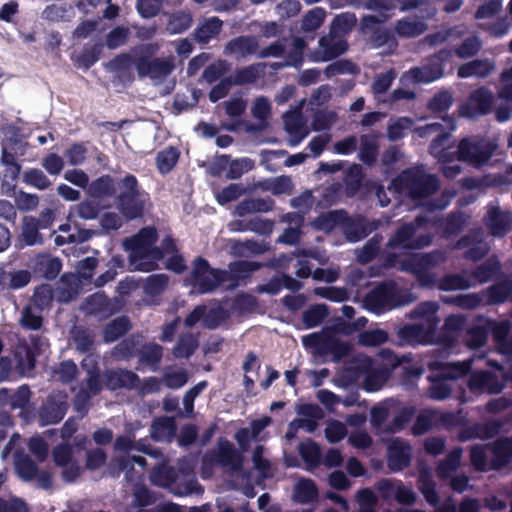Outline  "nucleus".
Returning <instances> with one entry per match:
<instances>
[{
	"label": "nucleus",
	"instance_id": "obj_1",
	"mask_svg": "<svg viewBox=\"0 0 512 512\" xmlns=\"http://www.w3.org/2000/svg\"><path fill=\"white\" fill-rule=\"evenodd\" d=\"M87 193L95 199L115 198L116 208L128 221L143 217L148 194L140 186L133 174H126L115 182L105 174L89 183Z\"/></svg>",
	"mask_w": 512,
	"mask_h": 512
},
{
	"label": "nucleus",
	"instance_id": "obj_2",
	"mask_svg": "<svg viewBox=\"0 0 512 512\" xmlns=\"http://www.w3.org/2000/svg\"><path fill=\"white\" fill-rule=\"evenodd\" d=\"M413 294L407 289H401L393 280L377 283L364 297L368 310L380 314L392 309L408 305L414 301Z\"/></svg>",
	"mask_w": 512,
	"mask_h": 512
},
{
	"label": "nucleus",
	"instance_id": "obj_3",
	"mask_svg": "<svg viewBox=\"0 0 512 512\" xmlns=\"http://www.w3.org/2000/svg\"><path fill=\"white\" fill-rule=\"evenodd\" d=\"M153 485L168 489L175 496H187L195 491L198 482L187 467L175 468L160 463L150 473Z\"/></svg>",
	"mask_w": 512,
	"mask_h": 512
},
{
	"label": "nucleus",
	"instance_id": "obj_4",
	"mask_svg": "<svg viewBox=\"0 0 512 512\" xmlns=\"http://www.w3.org/2000/svg\"><path fill=\"white\" fill-rule=\"evenodd\" d=\"M158 43H143L134 47V66L141 78L163 79L175 68L173 56L155 57Z\"/></svg>",
	"mask_w": 512,
	"mask_h": 512
},
{
	"label": "nucleus",
	"instance_id": "obj_5",
	"mask_svg": "<svg viewBox=\"0 0 512 512\" xmlns=\"http://www.w3.org/2000/svg\"><path fill=\"white\" fill-rule=\"evenodd\" d=\"M427 223L425 216L418 215L412 222L400 224L388 239L386 247L392 250H419L429 246L432 242L430 234L416 235L417 230Z\"/></svg>",
	"mask_w": 512,
	"mask_h": 512
},
{
	"label": "nucleus",
	"instance_id": "obj_6",
	"mask_svg": "<svg viewBox=\"0 0 512 512\" xmlns=\"http://www.w3.org/2000/svg\"><path fill=\"white\" fill-rule=\"evenodd\" d=\"M399 184L412 200H421L435 194L440 181L435 174H428L423 167L408 168L399 175Z\"/></svg>",
	"mask_w": 512,
	"mask_h": 512
},
{
	"label": "nucleus",
	"instance_id": "obj_7",
	"mask_svg": "<svg viewBox=\"0 0 512 512\" xmlns=\"http://www.w3.org/2000/svg\"><path fill=\"white\" fill-rule=\"evenodd\" d=\"M303 345L311 348L317 356L331 355L334 361H340L348 356L352 345L338 339L330 332L311 333L303 337Z\"/></svg>",
	"mask_w": 512,
	"mask_h": 512
},
{
	"label": "nucleus",
	"instance_id": "obj_8",
	"mask_svg": "<svg viewBox=\"0 0 512 512\" xmlns=\"http://www.w3.org/2000/svg\"><path fill=\"white\" fill-rule=\"evenodd\" d=\"M229 274L226 270L212 268L209 262L198 256L193 262L191 272V284L200 294H207L215 291L228 280Z\"/></svg>",
	"mask_w": 512,
	"mask_h": 512
},
{
	"label": "nucleus",
	"instance_id": "obj_9",
	"mask_svg": "<svg viewBox=\"0 0 512 512\" xmlns=\"http://www.w3.org/2000/svg\"><path fill=\"white\" fill-rule=\"evenodd\" d=\"M497 145L484 138H463L457 147V159L480 168L491 159Z\"/></svg>",
	"mask_w": 512,
	"mask_h": 512
},
{
	"label": "nucleus",
	"instance_id": "obj_10",
	"mask_svg": "<svg viewBox=\"0 0 512 512\" xmlns=\"http://www.w3.org/2000/svg\"><path fill=\"white\" fill-rule=\"evenodd\" d=\"M453 51L443 48L426 59L422 67L411 69L414 80L418 83H431L444 75L445 63L450 61Z\"/></svg>",
	"mask_w": 512,
	"mask_h": 512
},
{
	"label": "nucleus",
	"instance_id": "obj_11",
	"mask_svg": "<svg viewBox=\"0 0 512 512\" xmlns=\"http://www.w3.org/2000/svg\"><path fill=\"white\" fill-rule=\"evenodd\" d=\"M467 387L472 394H500L505 388V382L489 370H476L469 376Z\"/></svg>",
	"mask_w": 512,
	"mask_h": 512
},
{
	"label": "nucleus",
	"instance_id": "obj_12",
	"mask_svg": "<svg viewBox=\"0 0 512 512\" xmlns=\"http://www.w3.org/2000/svg\"><path fill=\"white\" fill-rule=\"evenodd\" d=\"M158 240L155 227H144L136 235L125 240L124 245L130 251L129 266L145 258L147 250Z\"/></svg>",
	"mask_w": 512,
	"mask_h": 512
},
{
	"label": "nucleus",
	"instance_id": "obj_13",
	"mask_svg": "<svg viewBox=\"0 0 512 512\" xmlns=\"http://www.w3.org/2000/svg\"><path fill=\"white\" fill-rule=\"evenodd\" d=\"M494 95L486 87L482 86L473 90L463 105V114L469 118L485 116L492 112Z\"/></svg>",
	"mask_w": 512,
	"mask_h": 512
},
{
	"label": "nucleus",
	"instance_id": "obj_14",
	"mask_svg": "<svg viewBox=\"0 0 512 512\" xmlns=\"http://www.w3.org/2000/svg\"><path fill=\"white\" fill-rule=\"evenodd\" d=\"M68 407L65 396L50 394L37 411L40 426L59 423L66 415Z\"/></svg>",
	"mask_w": 512,
	"mask_h": 512
},
{
	"label": "nucleus",
	"instance_id": "obj_15",
	"mask_svg": "<svg viewBox=\"0 0 512 512\" xmlns=\"http://www.w3.org/2000/svg\"><path fill=\"white\" fill-rule=\"evenodd\" d=\"M483 223L493 237L503 238L512 230V212L490 205L484 215Z\"/></svg>",
	"mask_w": 512,
	"mask_h": 512
},
{
	"label": "nucleus",
	"instance_id": "obj_16",
	"mask_svg": "<svg viewBox=\"0 0 512 512\" xmlns=\"http://www.w3.org/2000/svg\"><path fill=\"white\" fill-rule=\"evenodd\" d=\"M28 267L35 279L43 278L52 281L59 275L62 261L50 254L40 253L30 261Z\"/></svg>",
	"mask_w": 512,
	"mask_h": 512
},
{
	"label": "nucleus",
	"instance_id": "obj_17",
	"mask_svg": "<svg viewBox=\"0 0 512 512\" xmlns=\"http://www.w3.org/2000/svg\"><path fill=\"white\" fill-rule=\"evenodd\" d=\"M105 387L110 391L120 389L134 390L140 385V377L125 368L107 369L104 374Z\"/></svg>",
	"mask_w": 512,
	"mask_h": 512
},
{
	"label": "nucleus",
	"instance_id": "obj_18",
	"mask_svg": "<svg viewBox=\"0 0 512 512\" xmlns=\"http://www.w3.org/2000/svg\"><path fill=\"white\" fill-rule=\"evenodd\" d=\"M319 48L314 53L313 60L316 62H326L345 53L348 49V43L344 38L329 31L327 35L319 39Z\"/></svg>",
	"mask_w": 512,
	"mask_h": 512
},
{
	"label": "nucleus",
	"instance_id": "obj_19",
	"mask_svg": "<svg viewBox=\"0 0 512 512\" xmlns=\"http://www.w3.org/2000/svg\"><path fill=\"white\" fill-rule=\"evenodd\" d=\"M211 462L239 473L243 470L244 456L230 441L224 440L219 442L218 450L212 455Z\"/></svg>",
	"mask_w": 512,
	"mask_h": 512
},
{
	"label": "nucleus",
	"instance_id": "obj_20",
	"mask_svg": "<svg viewBox=\"0 0 512 512\" xmlns=\"http://www.w3.org/2000/svg\"><path fill=\"white\" fill-rule=\"evenodd\" d=\"M354 363L357 370L366 373L364 386L367 391L378 390L390 376L391 371L388 368H373V360L370 357L357 358Z\"/></svg>",
	"mask_w": 512,
	"mask_h": 512
},
{
	"label": "nucleus",
	"instance_id": "obj_21",
	"mask_svg": "<svg viewBox=\"0 0 512 512\" xmlns=\"http://www.w3.org/2000/svg\"><path fill=\"white\" fill-rule=\"evenodd\" d=\"M411 446L401 440H393L387 447V466L392 472H399L411 464Z\"/></svg>",
	"mask_w": 512,
	"mask_h": 512
},
{
	"label": "nucleus",
	"instance_id": "obj_22",
	"mask_svg": "<svg viewBox=\"0 0 512 512\" xmlns=\"http://www.w3.org/2000/svg\"><path fill=\"white\" fill-rule=\"evenodd\" d=\"M83 310L87 315L99 319L109 318L118 311L115 303L102 292H96L86 297Z\"/></svg>",
	"mask_w": 512,
	"mask_h": 512
},
{
	"label": "nucleus",
	"instance_id": "obj_23",
	"mask_svg": "<svg viewBox=\"0 0 512 512\" xmlns=\"http://www.w3.org/2000/svg\"><path fill=\"white\" fill-rule=\"evenodd\" d=\"M259 42L256 36L241 35L229 40L224 46V54L233 56L237 60L257 54Z\"/></svg>",
	"mask_w": 512,
	"mask_h": 512
},
{
	"label": "nucleus",
	"instance_id": "obj_24",
	"mask_svg": "<svg viewBox=\"0 0 512 512\" xmlns=\"http://www.w3.org/2000/svg\"><path fill=\"white\" fill-rule=\"evenodd\" d=\"M492 454L491 469L501 470L512 462V436L500 437L487 445Z\"/></svg>",
	"mask_w": 512,
	"mask_h": 512
},
{
	"label": "nucleus",
	"instance_id": "obj_25",
	"mask_svg": "<svg viewBox=\"0 0 512 512\" xmlns=\"http://www.w3.org/2000/svg\"><path fill=\"white\" fill-rule=\"evenodd\" d=\"M144 341L142 334H131L122 339L112 350V356L116 360L129 361L138 357L141 345Z\"/></svg>",
	"mask_w": 512,
	"mask_h": 512
},
{
	"label": "nucleus",
	"instance_id": "obj_26",
	"mask_svg": "<svg viewBox=\"0 0 512 512\" xmlns=\"http://www.w3.org/2000/svg\"><path fill=\"white\" fill-rule=\"evenodd\" d=\"M433 264L434 261L431 254L413 255L402 262L401 269L417 273L420 282L430 284L433 282V277L428 273L421 272L427 270Z\"/></svg>",
	"mask_w": 512,
	"mask_h": 512
},
{
	"label": "nucleus",
	"instance_id": "obj_27",
	"mask_svg": "<svg viewBox=\"0 0 512 512\" xmlns=\"http://www.w3.org/2000/svg\"><path fill=\"white\" fill-rule=\"evenodd\" d=\"M456 248L466 249L464 258L471 261L483 259L489 252V248L482 240H477L476 235L466 234L458 239Z\"/></svg>",
	"mask_w": 512,
	"mask_h": 512
},
{
	"label": "nucleus",
	"instance_id": "obj_28",
	"mask_svg": "<svg viewBox=\"0 0 512 512\" xmlns=\"http://www.w3.org/2000/svg\"><path fill=\"white\" fill-rule=\"evenodd\" d=\"M463 448L460 446L450 450L444 459L440 460L436 466V475L441 480H447L451 474L457 471L461 465Z\"/></svg>",
	"mask_w": 512,
	"mask_h": 512
},
{
	"label": "nucleus",
	"instance_id": "obj_29",
	"mask_svg": "<svg viewBox=\"0 0 512 512\" xmlns=\"http://www.w3.org/2000/svg\"><path fill=\"white\" fill-rule=\"evenodd\" d=\"M163 357V347L155 342H144L141 345L138 354L139 366L149 367L153 371L158 369V366Z\"/></svg>",
	"mask_w": 512,
	"mask_h": 512
},
{
	"label": "nucleus",
	"instance_id": "obj_30",
	"mask_svg": "<svg viewBox=\"0 0 512 512\" xmlns=\"http://www.w3.org/2000/svg\"><path fill=\"white\" fill-rule=\"evenodd\" d=\"M493 70L494 63L489 59H475L460 65L457 74L459 78H469L472 76L486 78Z\"/></svg>",
	"mask_w": 512,
	"mask_h": 512
},
{
	"label": "nucleus",
	"instance_id": "obj_31",
	"mask_svg": "<svg viewBox=\"0 0 512 512\" xmlns=\"http://www.w3.org/2000/svg\"><path fill=\"white\" fill-rule=\"evenodd\" d=\"M40 230L42 229L36 217L25 216L22 221L19 239L25 246L42 245L44 243V237L40 233Z\"/></svg>",
	"mask_w": 512,
	"mask_h": 512
},
{
	"label": "nucleus",
	"instance_id": "obj_32",
	"mask_svg": "<svg viewBox=\"0 0 512 512\" xmlns=\"http://www.w3.org/2000/svg\"><path fill=\"white\" fill-rule=\"evenodd\" d=\"M298 414L304 418H296L299 428L305 429L307 432H314L317 428V420L323 418V410L316 404H303L298 410Z\"/></svg>",
	"mask_w": 512,
	"mask_h": 512
},
{
	"label": "nucleus",
	"instance_id": "obj_33",
	"mask_svg": "<svg viewBox=\"0 0 512 512\" xmlns=\"http://www.w3.org/2000/svg\"><path fill=\"white\" fill-rule=\"evenodd\" d=\"M501 268V263L497 259V257L491 256L488 259H486L483 263L476 266L471 271V276L477 283L484 284L491 281L497 275H499L501 273Z\"/></svg>",
	"mask_w": 512,
	"mask_h": 512
},
{
	"label": "nucleus",
	"instance_id": "obj_34",
	"mask_svg": "<svg viewBox=\"0 0 512 512\" xmlns=\"http://www.w3.org/2000/svg\"><path fill=\"white\" fill-rule=\"evenodd\" d=\"M274 200L266 198H249L239 202L235 208V214L244 217L251 213L269 212L274 207Z\"/></svg>",
	"mask_w": 512,
	"mask_h": 512
},
{
	"label": "nucleus",
	"instance_id": "obj_35",
	"mask_svg": "<svg viewBox=\"0 0 512 512\" xmlns=\"http://www.w3.org/2000/svg\"><path fill=\"white\" fill-rule=\"evenodd\" d=\"M131 322L127 316H119L107 323L102 332L105 343H113L126 335L131 329Z\"/></svg>",
	"mask_w": 512,
	"mask_h": 512
},
{
	"label": "nucleus",
	"instance_id": "obj_36",
	"mask_svg": "<svg viewBox=\"0 0 512 512\" xmlns=\"http://www.w3.org/2000/svg\"><path fill=\"white\" fill-rule=\"evenodd\" d=\"M512 294V281L504 279L489 286L486 291V303L499 305L505 303Z\"/></svg>",
	"mask_w": 512,
	"mask_h": 512
},
{
	"label": "nucleus",
	"instance_id": "obj_37",
	"mask_svg": "<svg viewBox=\"0 0 512 512\" xmlns=\"http://www.w3.org/2000/svg\"><path fill=\"white\" fill-rule=\"evenodd\" d=\"M318 488L311 479L303 478L297 482L293 491V500L299 504H309L318 499Z\"/></svg>",
	"mask_w": 512,
	"mask_h": 512
},
{
	"label": "nucleus",
	"instance_id": "obj_38",
	"mask_svg": "<svg viewBox=\"0 0 512 512\" xmlns=\"http://www.w3.org/2000/svg\"><path fill=\"white\" fill-rule=\"evenodd\" d=\"M346 220L347 212L345 210H333L319 215L313 224L317 230L331 232L344 224Z\"/></svg>",
	"mask_w": 512,
	"mask_h": 512
},
{
	"label": "nucleus",
	"instance_id": "obj_39",
	"mask_svg": "<svg viewBox=\"0 0 512 512\" xmlns=\"http://www.w3.org/2000/svg\"><path fill=\"white\" fill-rule=\"evenodd\" d=\"M193 23V17L189 10H177L168 15L166 30L170 34H181L188 30Z\"/></svg>",
	"mask_w": 512,
	"mask_h": 512
},
{
	"label": "nucleus",
	"instance_id": "obj_40",
	"mask_svg": "<svg viewBox=\"0 0 512 512\" xmlns=\"http://www.w3.org/2000/svg\"><path fill=\"white\" fill-rule=\"evenodd\" d=\"M261 64H251L242 68H237L229 79L233 86H244L254 84L260 78Z\"/></svg>",
	"mask_w": 512,
	"mask_h": 512
},
{
	"label": "nucleus",
	"instance_id": "obj_41",
	"mask_svg": "<svg viewBox=\"0 0 512 512\" xmlns=\"http://www.w3.org/2000/svg\"><path fill=\"white\" fill-rule=\"evenodd\" d=\"M427 29V25L421 20H412L410 18H402L396 21L395 33L402 38H414L423 34Z\"/></svg>",
	"mask_w": 512,
	"mask_h": 512
},
{
	"label": "nucleus",
	"instance_id": "obj_42",
	"mask_svg": "<svg viewBox=\"0 0 512 512\" xmlns=\"http://www.w3.org/2000/svg\"><path fill=\"white\" fill-rule=\"evenodd\" d=\"M223 22L218 17H211L195 29L194 36L199 44H208L222 29Z\"/></svg>",
	"mask_w": 512,
	"mask_h": 512
},
{
	"label": "nucleus",
	"instance_id": "obj_43",
	"mask_svg": "<svg viewBox=\"0 0 512 512\" xmlns=\"http://www.w3.org/2000/svg\"><path fill=\"white\" fill-rule=\"evenodd\" d=\"M14 464L17 474L25 481L35 479L38 474V466L28 454L16 452L14 455Z\"/></svg>",
	"mask_w": 512,
	"mask_h": 512
},
{
	"label": "nucleus",
	"instance_id": "obj_44",
	"mask_svg": "<svg viewBox=\"0 0 512 512\" xmlns=\"http://www.w3.org/2000/svg\"><path fill=\"white\" fill-rule=\"evenodd\" d=\"M54 299L55 296L53 287L48 283H44L34 288L30 299V305H32L38 311L42 312L43 310L52 306Z\"/></svg>",
	"mask_w": 512,
	"mask_h": 512
},
{
	"label": "nucleus",
	"instance_id": "obj_45",
	"mask_svg": "<svg viewBox=\"0 0 512 512\" xmlns=\"http://www.w3.org/2000/svg\"><path fill=\"white\" fill-rule=\"evenodd\" d=\"M165 252L161 247L153 246L147 250L145 254V258L141 261H137V263H133L130 266L131 270L141 271V272H151L158 268V261L164 258Z\"/></svg>",
	"mask_w": 512,
	"mask_h": 512
},
{
	"label": "nucleus",
	"instance_id": "obj_46",
	"mask_svg": "<svg viewBox=\"0 0 512 512\" xmlns=\"http://www.w3.org/2000/svg\"><path fill=\"white\" fill-rule=\"evenodd\" d=\"M176 429L175 420L172 417L163 416L152 422L150 434L154 440L160 441L173 436Z\"/></svg>",
	"mask_w": 512,
	"mask_h": 512
},
{
	"label": "nucleus",
	"instance_id": "obj_47",
	"mask_svg": "<svg viewBox=\"0 0 512 512\" xmlns=\"http://www.w3.org/2000/svg\"><path fill=\"white\" fill-rule=\"evenodd\" d=\"M377 140L369 135H361L358 157L365 165L371 167L376 163L378 156Z\"/></svg>",
	"mask_w": 512,
	"mask_h": 512
},
{
	"label": "nucleus",
	"instance_id": "obj_48",
	"mask_svg": "<svg viewBox=\"0 0 512 512\" xmlns=\"http://www.w3.org/2000/svg\"><path fill=\"white\" fill-rule=\"evenodd\" d=\"M433 428H436L435 409H423L416 416L413 426L411 427V433L419 437L425 435Z\"/></svg>",
	"mask_w": 512,
	"mask_h": 512
},
{
	"label": "nucleus",
	"instance_id": "obj_49",
	"mask_svg": "<svg viewBox=\"0 0 512 512\" xmlns=\"http://www.w3.org/2000/svg\"><path fill=\"white\" fill-rule=\"evenodd\" d=\"M180 157V151L174 146H169L156 155V165L158 171L165 175L172 171Z\"/></svg>",
	"mask_w": 512,
	"mask_h": 512
},
{
	"label": "nucleus",
	"instance_id": "obj_50",
	"mask_svg": "<svg viewBox=\"0 0 512 512\" xmlns=\"http://www.w3.org/2000/svg\"><path fill=\"white\" fill-rule=\"evenodd\" d=\"M500 424H486L484 427H481L478 424L465 427L459 431L458 439L461 442H466L471 439L484 438L492 436V433H496Z\"/></svg>",
	"mask_w": 512,
	"mask_h": 512
},
{
	"label": "nucleus",
	"instance_id": "obj_51",
	"mask_svg": "<svg viewBox=\"0 0 512 512\" xmlns=\"http://www.w3.org/2000/svg\"><path fill=\"white\" fill-rule=\"evenodd\" d=\"M102 52V44L94 43L85 45L82 51L74 59L75 64L84 69L91 68L100 58Z\"/></svg>",
	"mask_w": 512,
	"mask_h": 512
},
{
	"label": "nucleus",
	"instance_id": "obj_52",
	"mask_svg": "<svg viewBox=\"0 0 512 512\" xmlns=\"http://www.w3.org/2000/svg\"><path fill=\"white\" fill-rule=\"evenodd\" d=\"M0 393L6 396L7 403L12 410H25V407L30 404L31 391L27 385L20 386L13 393H9L7 389H2Z\"/></svg>",
	"mask_w": 512,
	"mask_h": 512
},
{
	"label": "nucleus",
	"instance_id": "obj_53",
	"mask_svg": "<svg viewBox=\"0 0 512 512\" xmlns=\"http://www.w3.org/2000/svg\"><path fill=\"white\" fill-rule=\"evenodd\" d=\"M197 347V338L191 333H186L178 338L173 348V355L179 359L189 358L195 353Z\"/></svg>",
	"mask_w": 512,
	"mask_h": 512
},
{
	"label": "nucleus",
	"instance_id": "obj_54",
	"mask_svg": "<svg viewBox=\"0 0 512 512\" xmlns=\"http://www.w3.org/2000/svg\"><path fill=\"white\" fill-rule=\"evenodd\" d=\"M356 22L357 19L354 13H342L333 19L329 31L344 38L346 34L352 31Z\"/></svg>",
	"mask_w": 512,
	"mask_h": 512
},
{
	"label": "nucleus",
	"instance_id": "obj_55",
	"mask_svg": "<svg viewBox=\"0 0 512 512\" xmlns=\"http://www.w3.org/2000/svg\"><path fill=\"white\" fill-rule=\"evenodd\" d=\"M14 356L18 365L28 369H33L36 363V356L28 345L26 338H19L14 349Z\"/></svg>",
	"mask_w": 512,
	"mask_h": 512
},
{
	"label": "nucleus",
	"instance_id": "obj_56",
	"mask_svg": "<svg viewBox=\"0 0 512 512\" xmlns=\"http://www.w3.org/2000/svg\"><path fill=\"white\" fill-rule=\"evenodd\" d=\"M302 460L310 467H317L320 464L321 450L319 445L311 439L301 442L298 447Z\"/></svg>",
	"mask_w": 512,
	"mask_h": 512
},
{
	"label": "nucleus",
	"instance_id": "obj_57",
	"mask_svg": "<svg viewBox=\"0 0 512 512\" xmlns=\"http://www.w3.org/2000/svg\"><path fill=\"white\" fill-rule=\"evenodd\" d=\"M364 178L363 168L360 164H352L346 171L344 183L348 195H355L362 186Z\"/></svg>",
	"mask_w": 512,
	"mask_h": 512
},
{
	"label": "nucleus",
	"instance_id": "obj_58",
	"mask_svg": "<svg viewBox=\"0 0 512 512\" xmlns=\"http://www.w3.org/2000/svg\"><path fill=\"white\" fill-rule=\"evenodd\" d=\"M328 314V307L325 304H315L303 312L302 321L306 328H314L320 325Z\"/></svg>",
	"mask_w": 512,
	"mask_h": 512
},
{
	"label": "nucleus",
	"instance_id": "obj_59",
	"mask_svg": "<svg viewBox=\"0 0 512 512\" xmlns=\"http://www.w3.org/2000/svg\"><path fill=\"white\" fill-rule=\"evenodd\" d=\"M326 13L320 7L308 11L302 18L301 31L304 33H314L324 22Z\"/></svg>",
	"mask_w": 512,
	"mask_h": 512
},
{
	"label": "nucleus",
	"instance_id": "obj_60",
	"mask_svg": "<svg viewBox=\"0 0 512 512\" xmlns=\"http://www.w3.org/2000/svg\"><path fill=\"white\" fill-rule=\"evenodd\" d=\"M22 180L25 184L41 191L48 189L52 185L45 173L38 168H29L25 170L22 175Z\"/></svg>",
	"mask_w": 512,
	"mask_h": 512
},
{
	"label": "nucleus",
	"instance_id": "obj_61",
	"mask_svg": "<svg viewBox=\"0 0 512 512\" xmlns=\"http://www.w3.org/2000/svg\"><path fill=\"white\" fill-rule=\"evenodd\" d=\"M415 411V408L412 406L402 407L386 426L385 431L391 434L401 431L413 419Z\"/></svg>",
	"mask_w": 512,
	"mask_h": 512
},
{
	"label": "nucleus",
	"instance_id": "obj_62",
	"mask_svg": "<svg viewBox=\"0 0 512 512\" xmlns=\"http://www.w3.org/2000/svg\"><path fill=\"white\" fill-rule=\"evenodd\" d=\"M470 286L469 280L460 273L444 275L438 284L439 289L442 291L466 290Z\"/></svg>",
	"mask_w": 512,
	"mask_h": 512
},
{
	"label": "nucleus",
	"instance_id": "obj_63",
	"mask_svg": "<svg viewBox=\"0 0 512 512\" xmlns=\"http://www.w3.org/2000/svg\"><path fill=\"white\" fill-rule=\"evenodd\" d=\"M72 8L66 5L50 4L42 11V19L49 22H66L71 17Z\"/></svg>",
	"mask_w": 512,
	"mask_h": 512
},
{
	"label": "nucleus",
	"instance_id": "obj_64",
	"mask_svg": "<svg viewBox=\"0 0 512 512\" xmlns=\"http://www.w3.org/2000/svg\"><path fill=\"white\" fill-rule=\"evenodd\" d=\"M169 283V277L166 274H152L149 275L144 284L143 289L145 294L149 296H157L164 292Z\"/></svg>",
	"mask_w": 512,
	"mask_h": 512
}]
</instances>
